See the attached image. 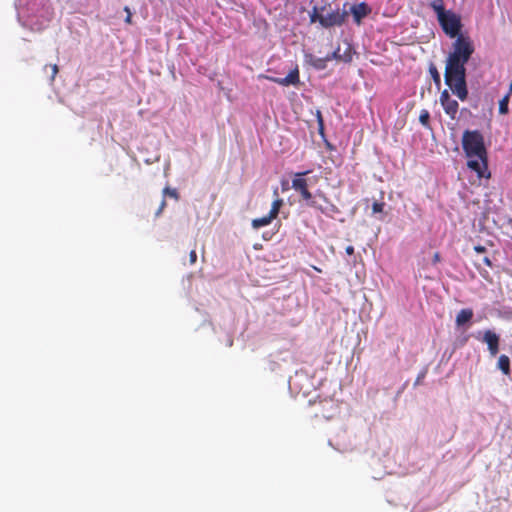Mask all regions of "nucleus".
<instances>
[{
  "instance_id": "f257e3e1",
  "label": "nucleus",
  "mask_w": 512,
  "mask_h": 512,
  "mask_svg": "<svg viewBox=\"0 0 512 512\" xmlns=\"http://www.w3.org/2000/svg\"><path fill=\"white\" fill-rule=\"evenodd\" d=\"M474 52L473 44L469 38L459 36L453 43V51L446 59L444 72L445 84L452 93L461 101L468 98L465 64Z\"/></svg>"
},
{
  "instance_id": "f03ea898",
  "label": "nucleus",
  "mask_w": 512,
  "mask_h": 512,
  "mask_svg": "<svg viewBox=\"0 0 512 512\" xmlns=\"http://www.w3.org/2000/svg\"><path fill=\"white\" fill-rule=\"evenodd\" d=\"M462 148L468 158V168L474 171L478 178H489L487 150L481 132L465 130L462 136Z\"/></svg>"
},
{
  "instance_id": "7ed1b4c3",
  "label": "nucleus",
  "mask_w": 512,
  "mask_h": 512,
  "mask_svg": "<svg viewBox=\"0 0 512 512\" xmlns=\"http://www.w3.org/2000/svg\"><path fill=\"white\" fill-rule=\"evenodd\" d=\"M309 173V170L296 173L292 179V188L300 194L302 200H304L309 207L317 209L328 217H334L336 214H339L340 210L335 204H330L329 207H324L319 205L313 198L312 193L309 191L308 181L305 179V176Z\"/></svg>"
},
{
  "instance_id": "20e7f679",
  "label": "nucleus",
  "mask_w": 512,
  "mask_h": 512,
  "mask_svg": "<svg viewBox=\"0 0 512 512\" xmlns=\"http://www.w3.org/2000/svg\"><path fill=\"white\" fill-rule=\"evenodd\" d=\"M430 6L436 12L443 31L451 38L456 37L461 30L460 17L452 11H446L443 0H435Z\"/></svg>"
},
{
  "instance_id": "39448f33",
  "label": "nucleus",
  "mask_w": 512,
  "mask_h": 512,
  "mask_svg": "<svg viewBox=\"0 0 512 512\" xmlns=\"http://www.w3.org/2000/svg\"><path fill=\"white\" fill-rule=\"evenodd\" d=\"M347 15L346 11H340L339 9L331 10L319 16V23L325 28L341 26L345 22Z\"/></svg>"
},
{
  "instance_id": "423d86ee",
  "label": "nucleus",
  "mask_w": 512,
  "mask_h": 512,
  "mask_svg": "<svg viewBox=\"0 0 512 512\" xmlns=\"http://www.w3.org/2000/svg\"><path fill=\"white\" fill-rule=\"evenodd\" d=\"M440 104L445 113L452 119H456L459 104L455 99H452L448 90H443L440 94Z\"/></svg>"
},
{
  "instance_id": "0eeeda50",
  "label": "nucleus",
  "mask_w": 512,
  "mask_h": 512,
  "mask_svg": "<svg viewBox=\"0 0 512 512\" xmlns=\"http://www.w3.org/2000/svg\"><path fill=\"white\" fill-rule=\"evenodd\" d=\"M271 82L277 83L282 86H290V85H298L300 83V75L298 67H295L291 70L288 75L284 78L272 77V76H264Z\"/></svg>"
},
{
  "instance_id": "6e6552de",
  "label": "nucleus",
  "mask_w": 512,
  "mask_h": 512,
  "mask_svg": "<svg viewBox=\"0 0 512 512\" xmlns=\"http://www.w3.org/2000/svg\"><path fill=\"white\" fill-rule=\"evenodd\" d=\"M482 341L487 344L488 351L491 356H496L499 352V336L492 330H486L483 334Z\"/></svg>"
},
{
  "instance_id": "1a4fd4ad",
  "label": "nucleus",
  "mask_w": 512,
  "mask_h": 512,
  "mask_svg": "<svg viewBox=\"0 0 512 512\" xmlns=\"http://www.w3.org/2000/svg\"><path fill=\"white\" fill-rule=\"evenodd\" d=\"M350 12L353 15L354 22L357 25H360L362 22V19L371 13V8L365 2H362L359 4L353 5L350 8Z\"/></svg>"
},
{
  "instance_id": "9d476101",
  "label": "nucleus",
  "mask_w": 512,
  "mask_h": 512,
  "mask_svg": "<svg viewBox=\"0 0 512 512\" xmlns=\"http://www.w3.org/2000/svg\"><path fill=\"white\" fill-rule=\"evenodd\" d=\"M473 310L470 308L461 309L456 315V325L463 326L473 318Z\"/></svg>"
},
{
  "instance_id": "9b49d317",
  "label": "nucleus",
  "mask_w": 512,
  "mask_h": 512,
  "mask_svg": "<svg viewBox=\"0 0 512 512\" xmlns=\"http://www.w3.org/2000/svg\"><path fill=\"white\" fill-rule=\"evenodd\" d=\"M497 368L505 376H510V374H511L510 358L505 354L500 355L498 357V361H497Z\"/></svg>"
},
{
  "instance_id": "f8f14e48",
  "label": "nucleus",
  "mask_w": 512,
  "mask_h": 512,
  "mask_svg": "<svg viewBox=\"0 0 512 512\" xmlns=\"http://www.w3.org/2000/svg\"><path fill=\"white\" fill-rule=\"evenodd\" d=\"M273 220L274 218L270 214H268L263 217L253 219L251 225L254 229H259L261 227L269 225Z\"/></svg>"
},
{
  "instance_id": "ddd939ff",
  "label": "nucleus",
  "mask_w": 512,
  "mask_h": 512,
  "mask_svg": "<svg viewBox=\"0 0 512 512\" xmlns=\"http://www.w3.org/2000/svg\"><path fill=\"white\" fill-rule=\"evenodd\" d=\"M282 205L283 200L281 198H277L276 200L273 201L271 209L268 214H270L274 219H276Z\"/></svg>"
},
{
  "instance_id": "4468645a",
  "label": "nucleus",
  "mask_w": 512,
  "mask_h": 512,
  "mask_svg": "<svg viewBox=\"0 0 512 512\" xmlns=\"http://www.w3.org/2000/svg\"><path fill=\"white\" fill-rule=\"evenodd\" d=\"M327 61H329V59H327V56L325 58L314 57L311 59V64L314 68L322 70L326 68Z\"/></svg>"
},
{
  "instance_id": "2eb2a0df",
  "label": "nucleus",
  "mask_w": 512,
  "mask_h": 512,
  "mask_svg": "<svg viewBox=\"0 0 512 512\" xmlns=\"http://www.w3.org/2000/svg\"><path fill=\"white\" fill-rule=\"evenodd\" d=\"M429 72L431 74L433 82L435 83L436 86L439 87L441 85V76H440V73L437 70L436 66L431 64L429 67Z\"/></svg>"
},
{
  "instance_id": "dca6fc26",
  "label": "nucleus",
  "mask_w": 512,
  "mask_h": 512,
  "mask_svg": "<svg viewBox=\"0 0 512 512\" xmlns=\"http://www.w3.org/2000/svg\"><path fill=\"white\" fill-rule=\"evenodd\" d=\"M419 122L426 128L430 127V113L428 110H421L419 115Z\"/></svg>"
},
{
  "instance_id": "f3484780",
  "label": "nucleus",
  "mask_w": 512,
  "mask_h": 512,
  "mask_svg": "<svg viewBox=\"0 0 512 512\" xmlns=\"http://www.w3.org/2000/svg\"><path fill=\"white\" fill-rule=\"evenodd\" d=\"M509 94H506L500 101H499V113L500 114H507L509 112L508 103H509Z\"/></svg>"
},
{
  "instance_id": "a211bd4d",
  "label": "nucleus",
  "mask_w": 512,
  "mask_h": 512,
  "mask_svg": "<svg viewBox=\"0 0 512 512\" xmlns=\"http://www.w3.org/2000/svg\"><path fill=\"white\" fill-rule=\"evenodd\" d=\"M43 69H44V71H47V69L51 70V74H50L49 78H50V81L53 82L55 80L56 75L59 72L58 65L57 64L45 65Z\"/></svg>"
},
{
  "instance_id": "6ab92c4d",
  "label": "nucleus",
  "mask_w": 512,
  "mask_h": 512,
  "mask_svg": "<svg viewBox=\"0 0 512 512\" xmlns=\"http://www.w3.org/2000/svg\"><path fill=\"white\" fill-rule=\"evenodd\" d=\"M163 195L164 196H169L171 198H174L175 200L179 199V194H178L177 190L174 189V188L165 187L163 189Z\"/></svg>"
},
{
  "instance_id": "aec40b11",
  "label": "nucleus",
  "mask_w": 512,
  "mask_h": 512,
  "mask_svg": "<svg viewBox=\"0 0 512 512\" xmlns=\"http://www.w3.org/2000/svg\"><path fill=\"white\" fill-rule=\"evenodd\" d=\"M385 203L384 202H374L372 205V212L373 213H381L383 212Z\"/></svg>"
},
{
  "instance_id": "412c9836",
  "label": "nucleus",
  "mask_w": 512,
  "mask_h": 512,
  "mask_svg": "<svg viewBox=\"0 0 512 512\" xmlns=\"http://www.w3.org/2000/svg\"><path fill=\"white\" fill-rule=\"evenodd\" d=\"M315 196H316V197H318V198H320V199H322V200L327 204V206H326V207H329V206H330V204H333V203L329 200V198L326 196V194H325L323 191H321V190H318V191L316 192Z\"/></svg>"
},
{
  "instance_id": "4be33fe9",
  "label": "nucleus",
  "mask_w": 512,
  "mask_h": 512,
  "mask_svg": "<svg viewBox=\"0 0 512 512\" xmlns=\"http://www.w3.org/2000/svg\"><path fill=\"white\" fill-rule=\"evenodd\" d=\"M341 55V61L350 62L352 60L351 47H348L346 51Z\"/></svg>"
},
{
  "instance_id": "5701e85b",
  "label": "nucleus",
  "mask_w": 512,
  "mask_h": 512,
  "mask_svg": "<svg viewBox=\"0 0 512 512\" xmlns=\"http://www.w3.org/2000/svg\"><path fill=\"white\" fill-rule=\"evenodd\" d=\"M341 54H340V49L338 48L337 50L333 51L331 54L327 55V59L332 60V59H337V60H341Z\"/></svg>"
},
{
  "instance_id": "b1692460",
  "label": "nucleus",
  "mask_w": 512,
  "mask_h": 512,
  "mask_svg": "<svg viewBox=\"0 0 512 512\" xmlns=\"http://www.w3.org/2000/svg\"><path fill=\"white\" fill-rule=\"evenodd\" d=\"M197 261V253L195 250H191L189 253V263L190 265L195 264Z\"/></svg>"
},
{
  "instance_id": "393cba45",
  "label": "nucleus",
  "mask_w": 512,
  "mask_h": 512,
  "mask_svg": "<svg viewBox=\"0 0 512 512\" xmlns=\"http://www.w3.org/2000/svg\"><path fill=\"white\" fill-rule=\"evenodd\" d=\"M320 15H321V14H319V13L317 12V9H316V8H314L313 13L311 14V22L319 21V16H320Z\"/></svg>"
},
{
  "instance_id": "a878e982",
  "label": "nucleus",
  "mask_w": 512,
  "mask_h": 512,
  "mask_svg": "<svg viewBox=\"0 0 512 512\" xmlns=\"http://www.w3.org/2000/svg\"><path fill=\"white\" fill-rule=\"evenodd\" d=\"M441 261V256L439 252H435L433 255V264H437Z\"/></svg>"
},
{
  "instance_id": "bb28decb",
  "label": "nucleus",
  "mask_w": 512,
  "mask_h": 512,
  "mask_svg": "<svg viewBox=\"0 0 512 512\" xmlns=\"http://www.w3.org/2000/svg\"><path fill=\"white\" fill-rule=\"evenodd\" d=\"M474 250L477 252V253H484L486 251V248L484 246H481V245H477L474 247Z\"/></svg>"
},
{
  "instance_id": "cd10ccee",
  "label": "nucleus",
  "mask_w": 512,
  "mask_h": 512,
  "mask_svg": "<svg viewBox=\"0 0 512 512\" xmlns=\"http://www.w3.org/2000/svg\"><path fill=\"white\" fill-rule=\"evenodd\" d=\"M483 263H484L486 266L490 267V268L493 266L492 261H491V260H490V258H489V257H487V256H485V257L483 258Z\"/></svg>"
},
{
  "instance_id": "c85d7f7f",
  "label": "nucleus",
  "mask_w": 512,
  "mask_h": 512,
  "mask_svg": "<svg viewBox=\"0 0 512 512\" xmlns=\"http://www.w3.org/2000/svg\"><path fill=\"white\" fill-rule=\"evenodd\" d=\"M165 206H166V201L163 199L156 215H159L162 212V210L165 208Z\"/></svg>"
},
{
  "instance_id": "c756f323",
  "label": "nucleus",
  "mask_w": 512,
  "mask_h": 512,
  "mask_svg": "<svg viewBox=\"0 0 512 512\" xmlns=\"http://www.w3.org/2000/svg\"><path fill=\"white\" fill-rule=\"evenodd\" d=\"M345 252L348 254V255H352L354 254V247L353 246H347L346 249H345Z\"/></svg>"
},
{
  "instance_id": "7c9ffc66",
  "label": "nucleus",
  "mask_w": 512,
  "mask_h": 512,
  "mask_svg": "<svg viewBox=\"0 0 512 512\" xmlns=\"http://www.w3.org/2000/svg\"><path fill=\"white\" fill-rule=\"evenodd\" d=\"M425 374L426 372H421L418 376H417V379H416V384H419L421 382V380L425 377Z\"/></svg>"
},
{
  "instance_id": "2f4dec72",
  "label": "nucleus",
  "mask_w": 512,
  "mask_h": 512,
  "mask_svg": "<svg viewBox=\"0 0 512 512\" xmlns=\"http://www.w3.org/2000/svg\"><path fill=\"white\" fill-rule=\"evenodd\" d=\"M507 94H509V96L512 95V82L510 83L509 92Z\"/></svg>"
},
{
  "instance_id": "473e14b6",
  "label": "nucleus",
  "mask_w": 512,
  "mask_h": 512,
  "mask_svg": "<svg viewBox=\"0 0 512 512\" xmlns=\"http://www.w3.org/2000/svg\"><path fill=\"white\" fill-rule=\"evenodd\" d=\"M318 117H319V123H320V125H322V117H321L320 112H318Z\"/></svg>"
},
{
  "instance_id": "72a5a7b5",
  "label": "nucleus",
  "mask_w": 512,
  "mask_h": 512,
  "mask_svg": "<svg viewBox=\"0 0 512 512\" xmlns=\"http://www.w3.org/2000/svg\"><path fill=\"white\" fill-rule=\"evenodd\" d=\"M131 21V16L128 15L127 18H126V22H130Z\"/></svg>"
},
{
  "instance_id": "f704fd0d",
  "label": "nucleus",
  "mask_w": 512,
  "mask_h": 512,
  "mask_svg": "<svg viewBox=\"0 0 512 512\" xmlns=\"http://www.w3.org/2000/svg\"><path fill=\"white\" fill-rule=\"evenodd\" d=\"M322 416H323L324 418H329V417H330V416L325 415V414H322Z\"/></svg>"
},
{
  "instance_id": "c9c22d12",
  "label": "nucleus",
  "mask_w": 512,
  "mask_h": 512,
  "mask_svg": "<svg viewBox=\"0 0 512 512\" xmlns=\"http://www.w3.org/2000/svg\"><path fill=\"white\" fill-rule=\"evenodd\" d=\"M274 194H275L276 196H278V191H277V189L274 191Z\"/></svg>"
}]
</instances>
